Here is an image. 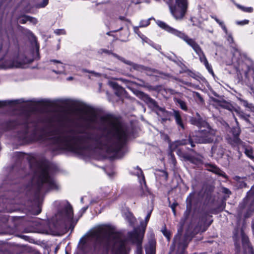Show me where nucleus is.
Masks as SVG:
<instances>
[{
	"mask_svg": "<svg viewBox=\"0 0 254 254\" xmlns=\"http://www.w3.org/2000/svg\"><path fill=\"white\" fill-rule=\"evenodd\" d=\"M93 236L102 240L107 245H113L116 254H127L129 251L127 243L123 241L121 235L115 229L108 225H101L95 228Z\"/></svg>",
	"mask_w": 254,
	"mask_h": 254,
	"instance_id": "nucleus-1",
	"label": "nucleus"
},
{
	"mask_svg": "<svg viewBox=\"0 0 254 254\" xmlns=\"http://www.w3.org/2000/svg\"><path fill=\"white\" fill-rule=\"evenodd\" d=\"M57 212L53 217L52 221L56 227H66L70 223L73 217L72 206L67 201H55Z\"/></svg>",
	"mask_w": 254,
	"mask_h": 254,
	"instance_id": "nucleus-2",
	"label": "nucleus"
},
{
	"mask_svg": "<svg viewBox=\"0 0 254 254\" xmlns=\"http://www.w3.org/2000/svg\"><path fill=\"white\" fill-rule=\"evenodd\" d=\"M111 133L118 140L120 145L123 144L127 137L126 127L118 121L109 119L106 121Z\"/></svg>",
	"mask_w": 254,
	"mask_h": 254,
	"instance_id": "nucleus-3",
	"label": "nucleus"
},
{
	"mask_svg": "<svg viewBox=\"0 0 254 254\" xmlns=\"http://www.w3.org/2000/svg\"><path fill=\"white\" fill-rule=\"evenodd\" d=\"M196 135L190 136L189 141L192 147L194 146L193 142L198 143H206L212 142L216 140L215 131L210 127H206L203 130H199Z\"/></svg>",
	"mask_w": 254,
	"mask_h": 254,
	"instance_id": "nucleus-4",
	"label": "nucleus"
},
{
	"mask_svg": "<svg viewBox=\"0 0 254 254\" xmlns=\"http://www.w3.org/2000/svg\"><path fill=\"white\" fill-rule=\"evenodd\" d=\"M169 5L171 13L176 19H182L185 15L188 6L187 0H176L172 4V0H164Z\"/></svg>",
	"mask_w": 254,
	"mask_h": 254,
	"instance_id": "nucleus-5",
	"label": "nucleus"
},
{
	"mask_svg": "<svg viewBox=\"0 0 254 254\" xmlns=\"http://www.w3.org/2000/svg\"><path fill=\"white\" fill-rule=\"evenodd\" d=\"M157 24L161 28L183 40L192 49L198 45L194 39L190 38L185 33L170 27L163 21L158 20L157 21Z\"/></svg>",
	"mask_w": 254,
	"mask_h": 254,
	"instance_id": "nucleus-6",
	"label": "nucleus"
},
{
	"mask_svg": "<svg viewBox=\"0 0 254 254\" xmlns=\"http://www.w3.org/2000/svg\"><path fill=\"white\" fill-rule=\"evenodd\" d=\"M38 181L42 184V187H47L49 190L58 189V185L55 181L49 176V168L47 166L40 169Z\"/></svg>",
	"mask_w": 254,
	"mask_h": 254,
	"instance_id": "nucleus-7",
	"label": "nucleus"
},
{
	"mask_svg": "<svg viewBox=\"0 0 254 254\" xmlns=\"http://www.w3.org/2000/svg\"><path fill=\"white\" fill-rule=\"evenodd\" d=\"M192 49L194 51L195 53L199 56L200 62L204 64L205 66L207 69L208 71L211 73H213V72L212 68L211 65L209 64L206 58V57L199 45H197L195 47H194Z\"/></svg>",
	"mask_w": 254,
	"mask_h": 254,
	"instance_id": "nucleus-8",
	"label": "nucleus"
},
{
	"mask_svg": "<svg viewBox=\"0 0 254 254\" xmlns=\"http://www.w3.org/2000/svg\"><path fill=\"white\" fill-rule=\"evenodd\" d=\"M49 65L52 70L57 73H62L64 72V64L60 61L51 60L49 62Z\"/></svg>",
	"mask_w": 254,
	"mask_h": 254,
	"instance_id": "nucleus-9",
	"label": "nucleus"
},
{
	"mask_svg": "<svg viewBox=\"0 0 254 254\" xmlns=\"http://www.w3.org/2000/svg\"><path fill=\"white\" fill-rule=\"evenodd\" d=\"M232 131L233 135V138H227L228 141L233 146L238 145L241 142L238 137L240 134V130L238 128H234L232 130Z\"/></svg>",
	"mask_w": 254,
	"mask_h": 254,
	"instance_id": "nucleus-10",
	"label": "nucleus"
},
{
	"mask_svg": "<svg viewBox=\"0 0 254 254\" xmlns=\"http://www.w3.org/2000/svg\"><path fill=\"white\" fill-rule=\"evenodd\" d=\"M33 61L32 59H27L21 56L18 59L14 61L12 64V66L16 67H24L25 65Z\"/></svg>",
	"mask_w": 254,
	"mask_h": 254,
	"instance_id": "nucleus-11",
	"label": "nucleus"
},
{
	"mask_svg": "<svg viewBox=\"0 0 254 254\" xmlns=\"http://www.w3.org/2000/svg\"><path fill=\"white\" fill-rule=\"evenodd\" d=\"M144 232H138V230H134L132 233L129 234V238L133 243H136L140 244L143 237Z\"/></svg>",
	"mask_w": 254,
	"mask_h": 254,
	"instance_id": "nucleus-12",
	"label": "nucleus"
},
{
	"mask_svg": "<svg viewBox=\"0 0 254 254\" xmlns=\"http://www.w3.org/2000/svg\"><path fill=\"white\" fill-rule=\"evenodd\" d=\"M212 17L215 19V20L216 21L217 23L219 24L220 26L222 28L225 33L227 36V40L230 42H233L234 40L232 37V34L228 32V31L224 24V23L223 21H221L219 19H218L216 16H212Z\"/></svg>",
	"mask_w": 254,
	"mask_h": 254,
	"instance_id": "nucleus-13",
	"label": "nucleus"
},
{
	"mask_svg": "<svg viewBox=\"0 0 254 254\" xmlns=\"http://www.w3.org/2000/svg\"><path fill=\"white\" fill-rule=\"evenodd\" d=\"M173 115L177 125L182 129H184V125L183 123L180 112L178 111L174 110L173 112Z\"/></svg>",
	"mask_w": 254,
	"mask_h": 254,
	"instance_id": "nucleus-14",
	"label": "nucleus"
},
{
	"mask_svg": "<svg viewBox=\"0 0 254 254\" xmlns=\"http://www.w3.org/2000/svg\"><path fill=\"white\" fill-rule=\"evenodd\" d=\"M109 85L116 90L115 93L118 96H121L125 92L124 89L115 82L109 81Z\"/></svg>",
	"mask_w": 254,
	"mask_h": 254,
	"instance_id": "nucleus-15",
	"label": "nucleus"
},
{
	"mask_svg": "<svg viewBox=\"0 0 254 254\" xmlns=\"http://www.w3.org/2000/svg\"><path fill=\"white\" fill-rule=\"evenodd\" d=\"M133 174L137 176L139 179H142V181H143L144 185H145L144 177L142 174V170L140 168H139L138 167L134 168Z\"/></svg>",
	"mask_w": 254,
	"mask_h": 254,
	"instance_id": "nucleus-16",
	"label": "nucleus"
},
{
	"mask_svg": "<svg viewBox=\"0 0 254 254\" xmlns=\"http://www.w3.org/2000/svg\"><path fill=\"white\" fill-rule=\"evenodd\" d=\"M247 201L248 202H251V208H254V194H252V192H249L248 197L247 198Z\"/></svg>",
	"mask_w": 254,
	"mask_h": 254,
	"instance_id": "nucleus-17",
	"label": "nucleus"
},
{
	"mask_svg": "<svg viewBox=\"0 0 254 254\" xmlns=\"http://www.w3.org/2000/svg\"><path fill=\"white\" fill-rule=\"evenodd\" d=\"M236 5L239 8L246 12L250 13L253 11V8L252 7H245L239 4H236Z\"/></svg>",
	"mask_w": 254,
	"mask_h": 254,
	"instance_id": "nucleus-18",
	"label": "nucleus"
},
{
	"mask_svg": "<svg viewBox=\"0 0 254 254\" xmlns=\"http://www.w3.org/2000/svg\"><path fill=\"white\" fill-rule=\"evenodd\" d=\"M245 152L248 157L251 159L254 158L253 150L251 148L248 147L246 148Z\"/></svg>",
	"mask_w": 254,
	"mask_h": 254,
	"instance_id": "nucleus-19",
	"label": "nucleus"
},
{
	"mask_svg": "<svg viewBox=\"0 0 254 254\" xmlns=\"http://www.w3.org/2000/svg\"><path fill=\"white\" fill-rule=\"evenodd\" d=\"M150 24V19L142 20L140 21L139 27H146L149 25Z\"/></svg>",
	"mask_w": 254,
	"mask_h": 254,
	"instance_id": "nucleus-20",
	"label": "nucleus"
},
{
	"mask_svg": "<svg viewBox=\"0 0 254 254\" xmlns=\"http://www.w3.org/2000/svg\"><path fill=\"white\" fill-rule=\"evenodd\" d=\"M211 169H210V170L212 172H213L219 175H223L224 173L217 167L215 166H211Z\"/></svg>",
	"mask_w": 254,
	"mask_h": 254,
	"instance_id": "nucleus-21",
	"label": "nucleus"
},
{
	"mask_svg": "<svg viewBox=\"0 0 254 254\" xmlns=\"http://www.w3.org/2000/svg\"><path fill=\"white\" fill-rule=\"evenodd\" d=\"M178 104H179L181 108L184 110V111H187V105L186 104V103L181 100H178Z\"/></svg>",
	"mask_w": 254,
	"mask_h": 254,
	"instance_id": "nucleus-22",
	"label": "nucleus"
},
{
	"mask_svg": "<svg viewBox=\"0 0 254 254\" xmlns=\"http://www.w3.org/2000/svg\"><path fill=\"white\" fill-rule=\"evenodd\" d=\"M161 113H162L164 116V117L162 118V120L163 121L167 120L168 119L169 113L164 109L161 110L158 114L160 115Z\"/></svg>",
	"mask_w": 254,
	"mask_h": 254,
	"instance_id": "nucleus-23",
	"label": "nucleus"
},
{
	"mask_svg": "<svg viewBox=\"0 0 254 254\" xmlns=\"http://www.w3.org/2000/svg\"><path fill=\"white\" fill-rule=\"evenodd\" d=\"M162 232L163 234V235L167 238L168 240L169 241L171 237V234L170 231H168L166 229V228H164L162 230Z\"/></svg>",
	"mask_w": 254,
	"mask_h": 254,
	"instance_id": "nucleus-24",
	"label": "nucleus"
},
{
	"mask_svg": "<svg viewBox=\"0 0 254 254\" xmlns=\"http://www.w3.org/2000/svg\"><path fill=\"white\" fill-rule=\"evenodd\" d=\"M139 37L142 39L143 42L147 43L149 44H151L152 42L149 39H148L146 36H145L144 35L139 34Z\"/></svg>",
	"mask_w": 254,
	"mask_h": 254,
	"instance_id": "nucleus-25",
	"label": "nucleus"
},
{
	"mask_svg": "<svg viewBox=\"0 0 254 254\" xmlns=\"http://www.w3.org/2000/svg\"><path fill=\"white\" fill-rule=\"evenodd\" d=\"M29 16H24L21 17L19 19V22H20L21 23H25L26 22H27V21H29Z\"/></svg>",
	"mask_w": 254,
	"mask_h": 254,
	"instance_id": "nucleus-26",
	"label": "nucleus"
},
{
	"mask_svg": "<svg viewBox=\"0 0 254 254\" xmlns=\"http://www.w3.org/2000/svg\"><path fill=\"white\" fill-rule=\"evenodd\" d=\"M49 0H43L42 2H39L38 4V7H44L48 3Z\"/></svg>",
	"mask_w": 254,
	"mask_h": 254,
	"instance_id": "nucleus-27",
	"label": "nucleus"
},
{
	"mask_svg": "<svg viewBox=\"0 0 254 254\" xmlns=\"http://www.w3.org/2000/svg\"><path fill=\"white\" fill-rule=\"evenodd\" d=\"M249 20L245 19V20H242V21H237L236 22V23L239 25H244L248 24L249 23Z\"/></svg>",
	"mask_w": 254,
	"mask_h": 254,
	"instance_id": "nucleus-28",
	"label": "nucleus"
},
{
	"mask_svg": "<svg viewBox=\"0 0 254 254\" xmlns=\"http://www.w3.org/2000/svg\"><path fill=\"white\" fill-rule=\"evenodd\" d=\"M55 33L57 35L65 34V32L64 29H57L55 31Z\"/></svg>",
	"mask_w": 254,
	"mask_h": 254,
	"instance_id": "nucleus-29",
	"label": "nucleus"
},
{
	"mask_svg": "<svg viewBox=\"0 0 254 254\" xmlns=\"http://www.w3.org/2000/svg\"><path fill=\"white\" fill-rule=\"evenodd\" d=\"M28 21H29L33 24H35L37 23V20L35 18L32 17L30 16H29V19Z\"/></svg>",
	"mask_w": 254,
	"mask_h": 254,
	"instance_id": "nucleus-30",
	"label": "nucleus"
},
{
	"mask_svg": "<svg viewBox=\"0 0 254 254\" xmlns=\"http://www.w3.org/2000/svg\"><path fill=\"white\" fill-rule=\"evenodd\" d=\"M146 254H154V252L152 248L147 249L146 250Z\"/></svg>",
	"mask_w": 254,
	"mask_h": 254,
	"instance_id": "nucleus-31",
	"label": "nucleus"
},
{
	"mask_svg": "<svg viewBox=\"0 0 254 254\" xmlns=\"http://www.w3.org/2000/svg\"><path fill=\"white\" fill-rule=\"evenodd\" d=\"M133 30L134 32L138 35L139 36V34H142L139 31L138 27H134Z\"/></svg>",
	"mask_w": 254,
	"mask_h": 254,
	"instance_id": "nucleus-32",
	"label": "nucleus"
},
{
	"mask_svg": "<svg viewBox=\"0 0 254 254\" xmlns=\"http://www.w3.org/2000/svg\"><path fill=\"white\" fill-rule=\"evenodd\" d=\"M151 211L150 212H149L146 217L145 219H146V223L148 222V220L149 219V218H150V215H151Z\"/></svg>",
	"mask_w": 254,
	"mask_h": 254,
	"instance_id": "nucleus-33",
	"label": "nucleus"
},
{
	"mask_svg": "<svg viewBox=\"0 0 254 254\" xmlns=\"http://www.w3.org/2000/svg\"><path fill=\"white\" fill-rule=\"evenodd\" d=\"M191 123H192V124H194V125H196V126H199V123H198V122H196V121H194V120H192L191 121Z\"/></svg>",
	"mask_w": 254,
	"mask_h": 254,
	"instance_id": "nucleus-34",
	"label": "nucleus"
},
{
	"mask_svg": "<svg viewBox=\"0 0 254 254\" xmlns=\"http://www.w3.org/2000/svg\"><path fill=\"white\" fill-rule=\"evenodd\" d=\"M243 241L245 242L246 243L248 242V238L246 236H243Z\"/></svg>",
	"mask_w": 254,
	"mask_h": 254,
	"instance_id": "nucleus-35",
	"label": "nucleus"
},
{
	"mask_svg": "<svg viewBox=\"0 0 254 254\" xmlns=\"http://www.w3.org/2000/svg\"><path fill=\"white\" fill-rule=\"evenodd\" d=\"M92 73L95 75V76H100V74L98 73H95L94 72H92Z\"/></svg>",
	"mask_w": 254,
	"mask_h": 254,
	"instance_id": "nucleus-36",
	"label": "nucleus"
},
{
	"mask_svg": "<svg viewBox=\"0 0 254 254\" xmlns=\"http://www.w3.org/2000/svg\"><path fill=\"white\" fill-rule=\"evenodd\" d=\"M171 208H172L173 211H174V213H175V205L173 204L171 206Z\"/></svg>",
	"mask_w": 254,
	"mask_h": 254,
	"instance_id": "nucleus-37",
	"label": "nucleus"
},
{
	"mask_svg": "<svg viewBox=\"0 0 254 254\" xmlns=\"http://www.w3.org/2000/svg\"><path fill=\"white\" fill-rule=\"evenodd\" d=\"M4 105V103L2 102H0V108Z\"/></svg>",
	"mask_w": 254,
	"mask_h": 254,
	"instance_id": "nucleus-38",
	"label": "nucleus"
},
{
	"mask_svg": "<svg viewBox=\"0 0 254 254\" xmlns=\"http://www.w3.org/2000/svg\"><path fill=\"white\" fill-rule=\"evenodd\" d=\"M196 96H197L198 98H199L201 100V97L200 96V95H199V93H196Z\"/></svg>",
	"mask_w": 254,
	"mask_h": 254,
	"instance_id": "nucleus-39",
	"label": "nucleus"
},
{
	"mask_svg": "<svg viewBox=\"0 0 254 254\" xmlns=\"http://www.w3.org/2000/svg\"><path fill=\"white\" fill-rule=\"evenodd\" d=\"M87 208V207H84L82 209V210H83V212H85Z\"/></svg>",
	"mask_w": 254,
	"mask_h": 254,
	"instance_id": "nucleus-40",
	"label": "nucleus"
},
{
	"mask_svg": "<svg viewBox=\"0 0 254 254\" xmlns=\"http://www.w3.org/2000/svg\"><path fill=\"white\" fill-rule=\"evenodd\" d=\"M223 153V150H221V154H220V157H221L222 156Z\"/></svg>",
	"mask_w": 254,
	"mask_h": 254,
	"instance_id": "nucleus-41",
	"label": "nucleus"
},
{
	"mask_svg": "<svg viewBox=\"0 0 254 254\" xmlns=\"http://www.w3.org/2000/svg\"><path fill=\"white\" fill-rule=\"evenodd\" d=\"M133 218H132V219H130V223H133Z\"/></svg>",
	"mask_w": 254,
	"mask_h": 254,
	"instance_id": "nucleus-42",
	"label": "nucleus"
},
{
	"mask_svg": "<svg viewBox=\"0 0 254 254\" xmlns=\"http://www.w3.org/2000/svg\"><path fill=\"white\" fill-rule=\"evenodd\" d=\"M187 144V142H181V143H180V144Z\"/></svg>",
	"mask_w": 254,
	"mask_h": 254,
	"instance_id": "nucleus-43",
	"label": "nucleus"
},
{
	"mask_svg": "<svg viewBox=\"0 0 254 254\" xmlns=\"http://www.w3.org/2000/svg\"><path fill=\"white\" fill-rule=\"evenodd\" d=\"M126 63H127V64H131V63H130V62H128V61H127V62H126Z\"/></svg>",
	"mask_w": 254,
	"mask_h": 254,
	"instance_id": "nucleus-44",
	"label": "nucleus"
},
{
	"mask_svg": "<svg viewBox=\"0 0 254 254\" xmlns=\"http://www.w3.org/2000/svg\"><path fill=\"white\" fill-rule=\"evenodd\" d=\"M160 49V47L159 46H158V48H157V49H158V50H159V49Z\"/></svg>",
	"mask_w": 254,
	"mask_h": 254,
	"instance_id": "nucleus-45",
	"label": "nucleus"
},
{
	"mask_svg": "<svg viewBox=\"0 0 254 254\" xmlns=\"http://www.w3.org/2000/svg\"><path fill=\"white\" fill-rule=\"evenodd\" d=\"M72 79V77H69V78H68V80H70V79Z\"/></svg>",
	"mask_w": 254,
	"mask_h": 254,
	"instance_id": "nucleus-46",
	"label": "nucleus"
},
{
	"mask_svg": "<svg viewBox=\"0 0 254 254\" xmlns=\"http://www.w3.org/2000/svg\"><path fill=\"white\" fill-rule=\"evenodd\" d=\"M104 52H107V51H106V50H104Z\"/></svg>",
	"mask_w": 254,
	"mask_h": 254,
	"instance_id": "nucleus-47",
	"label": "nucleus"
},
{
	"mask_svg": "<svg viewBox=\"0 0 254 254\" xmlns=\"http://www.w3.org/2000/svg\"><path fill=\"white\" fill-rule=\"evenodd\" d=\"M81 201H83V198H82L81 199Z\"/></svg>",
	"mask_w": 254,
	"mask_h": 254,
	"instance_id": "nucleus-48",
	"label": "nucleus"
}]
</instances>
